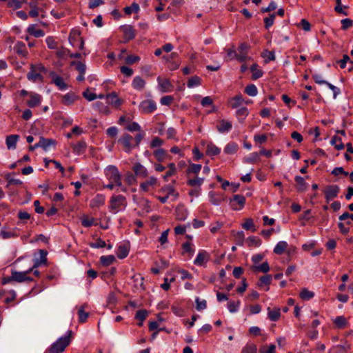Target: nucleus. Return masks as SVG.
<instances>
[{"label": "nucleus", "mask_w": 353, "mask_h": 353, "mask_svg": "<svg viewBox=\"0 0 353 353\" xmlns=\"http://www.w3.org/2000/svg\"><path fill=\"white\" fill-rule=\"evenodd\" d=\"M176 217L179 221H184L188 217V210L183 205H178L175 210Z\"/></svg>", "instance_id": "5701e85b"}, {"label": "nucleus", "mask_w": 353, "mask_h": 353, "mask_svg": "<svg viewBox=\"0 0 353 353\" xmlns=\"http://www.w3.org/2000/svg\"><path fill=\"white\" fill-rule=\"evenodd\" d=\"M85 305H82L78 310L79 321L80 323H84L86 321L89 316V313L85 311Z\"/></svg>", "instance_id": "ea45409f"}, {"label": "nucleus", "mask_w": 353, "mask_h": 353, "mask_svg": "<svg viewBox=\"0 0 353 353\" xmlns=\"http://www.w3.org/2000/svg\"><path fill=\"white\" fill-rule=\"evenodd\" d=\"M288 243L285 241H281L276 243L274 248V252L276 254H282L288 248Z\"/></svg>", "instance_id": "2f4dec72"}, {"label": "nucleus", "mask_w": 353, "mask_h": 353, "mask_svg": "<svg viewBox=\"0 0 353 353\" xmlns=\"http://www.w3.org/2000/svg\"><path fill=\"white\" fill-rule=\"evenodd\" d=\"M46 42L48 47L50 49H56L57 47V43L55 41V40L52 37H48L46 39Z\"/></svg>", "instance_id": "338daca9"}, {"label": "nucleus", "mask_w": 353, "mask_h": 353, "mask_svg": "<svg viewBox=\"0 0 353 353\" xmlns=\"http://www.w3.org/2000/svg\"><path fill=\"white\" fill-rule=\"evenodd\" d=\"M256 346L253 343H248L242 349L241 353H256Z\"/></svg>", "instance_id": "864d4df0"}, {"label": "nucleus", "mask_w": 353, "mask_h": 353, "mask_svg": "<svg viewBox=\"0 0 353 353\" xmlns=\"http://www.w3.org/2000/svg\"><path fill=\"white\" fill-rule=\"evenodd\" d=\"M239 149L238 145L234 142L228 143L224 148V152L227 154H234Z\"/></svg>", "instance_id": "473e14b6"}, {"label": "nucleus", "mask_w": 353, "mask_h": 353, "mask_svg": "<svg viewBox=\"0 0 353 353\" xmlns=\"http://www.w3.org/2000/svg\"><path fill=\"white\" fill-rule=\"evenodd\" d=\"M158 183L157 178L150 176L148 180L140 184V190L143 192H148L151 188H154Z\"/></svg>", "instance_id": "f8f14e48"}, {"label": "nucleus", "mask_w": 353, "mask_h": 353, "mask_svg": "<svg viewBox=\"0 0 353 353\" xmlns=\"http://www.w3.org/2000/svg\"><path fill=\"white\" fill-rule=\"evenodd\" d=\"M276 346L274 344H271L265 349V347H263L259 350L260 353H275Z\"/></svg>", "instance_id": "774afa93"}, {"label": "nucleus", "mask_w": 353, "mask_h": 353, "mask_svg": "<svg viewBox=\"0 0 353 353\" xmlns=\"http://www.w3.org/2000/svg\"><path fill=\"white\" fill-rule=\"evenodd\" d=\"M105 201V196L103 194H98L90 201V207L92 208H99L103 205Z\"/></svg>", "instance_id": "4468645a"}, {"label": "nucleus", "mask_w": 353, "mask_h": 353, "mask_svg": "<svg viewBox=\"0 0 353 353\" xmlns=\"http://www.w3.org/2000/svg\"><path fill=\"white\" fill-rule=\"evenodd\" d=\"M196 308L197 310L201 311L205 310L207 307V302L204 299H200L199 297L196 298Z\"/></svg>", "instance_id": "6e6d98bb"}, {"label": "nucleus", "mask_w": 353, "mask_h": 353, "mask_svg": "<svg viewBox=\"0 0 353 353\" xmlns=\"http://www.w3.org/2000/svg\"><path fill=\"white\" fill-rule=\"evenodd\" d=\"M19 136L17 134L9 135L6 137V143L9 150H14L16 148L17 143L19 141Z\"/></svg>", "instance_id": "4be33fe9"}, {"label": "nucleus", "mask_w": 353, "mask_h": 353, "mask_svg": "<svg viewBox=\"0 0 353 353\" xmlns=\"http://www.w3.org/2000/svg\"><path fill=\"white\" fill-rule=\"evenodd\" d=\"M123 32H124L125 37L128 39H131L134 37V33L133 29L131 26H125L123 28Z\"/></svg>", "instance_id": "0e129e2a"}, {"label": "nucleus", "mask_w": 353, "mask_h": 353, "mask_svg": "<svg viewBox=\"0 0 353 353\" xmlns=\"http://www.w3.org/2000/svg\"><path fill=\"white\" fill-rule=\"evenodd\" d=\"M163 143V141L160 138L156 137H154L150 143V147L151 148H155L161 147Z\"/></svg>", "instance_id": "e2e57ef3"}, {"label": "nucleus", "mask_w": 353, "mask_h": 353, "mask_svg": "<svg viewBox=\"0 0 353 353\" xmlns=\"http://www.w3.org/2000/svg\"><path fill=\"white\" fill-rule=\"evenodd\" d=\"M240 305H241V302L239 301H229L228 303V309L230 312L235 313L239 310Z\"/></svg>", "instance_id": "37998d69"}, {"label": "nucleus", "mask_w": 353, "mask_h": 353, "mask_svg": "<svg viewBox=\"0 0 353 353\" xmlns=\"http://www.w3.org/2000/svg\"><path fill=\"white\" fill-rule=\"evenodd\" d=\"M106 99L108 100L109 103L114 105L116 107H119L121 104V100L117 97L115 92L107 94Z\"/></svg>", "instance_id": "72a5a7b5"}, {"label": "nucleus", "mask_w": 353, "mask_h": 353, "mask_svg": "<svg viewBox=\"0 0 353 353\" xmlns=\"http://www.w3.org/2000/svg\"><path fill=\"white\" fill-rule=\"evenodd\" d=\"M27 31L30 34L35 37H41L44 36L43 31L41 29L37 28L36 25L34 24L30 25L28 27Z\"/></svg>", "instance_id": "c85d7f7f"}, {"label": "nucleus", "mask_w": 353, "mask_h": 353, "mask_svg": "<svg viewBox=\"0 0 353 353\" xmlns=\"http://www.w3.org/2000/svg\"><path fill=\"white\" fill-rule=\"evenodd\" d=\"M105 175L109 181L115 183L118 187L121 188V191L125 192L126 190L122 186L121 176L117 167L109 165L105 169Z\"/></svg>", "instance_id": "f257e3e1"}, {"label": "nucleus", "mask_w": 353, "mask_h": 353, "mask_svg": "<svg viewBox=\"0 0 353 353\" xmlns=\"http://www.w3.org/2000/svg\"><path fill=\"white\" fill-rule=\"evenodd\" d=\"M209 258L210 256L206 251L200 250L194 260V264L198 266H202L208 261Z\"/></svg>", "instance_id": "ddd939ff"}, {"label": "nucleus", "mask_w": 353, "mask_h": 353, "mask_svg": "<svg viewBox=\"0 0 353 353\" xmlns=\"http://www.w3.org/2000/svg\"><path fill=\"white\" fill-rule=\"evenodd\" d=\"M244 102V99L241 94H238L228 101V104L232 108H236Z\"/></svg>", "instance_id": "a878e982"}, {"label": "nucleus", "mask_w": 353, "mask_h": 353, "mask_svg": "<svg viewBox=\"0 0 353 353\" xmlns=\"http://www.w3.org/2000/svg\"><path fill=\"white\" fill-rule=\"evenodd\" d=\"M272 281V276L270 274H266L261 276L259 279V286L261 288L265 287V290H269V285Z\"/></svg>", "instance_id": "7c9ffc66"}, {"label": "nucleus", "mask_w": 353, "mask_h": 353, "mask_svg": "<svg viewBox=\"0 0 353 353\" xmlns=\"http://www.w3.org/2000/svg\"><path fill=\"white\" fill-rule=\"evenodd\" d=\"M294 179L299 185V190L304 191L307 186V183H305L304 178L301 176H296Z\"/></svg>", "instance_id": "3c124183"}, {"label": "nucleus", "mask_w": 353, "mask_h": 353, "mask_svg": "<svg viewBox=\"0 0 353 353\" xmlns=\"http://www.w3.org/2000/svg\"><path fill=\"white\" fill-rule=\"evenodd\" d=\"M139 10V6L138 3L134 2L130 6H127L124 8V12L126 14H131L132 12H138Z\"/></svg>", "instance_id": "49530a36"}, {"label": "nucleus", "mask_w": 353, "mask_h": 353, "mask_svg": "<svg viewBox=\"0 0 353 353\" xmlns=\"http://www.w3.org/2000/svg\"><path fill=\"white\" fill-rule=\"evenodd\" d=\"M245 92L250 97H255L258 94V90L255 85L250 84L245 87Z\"/></svg>", "instance_id": "79ce46f5"}, {"label": "nucleus", "mask_w": 353, "mask_h": 353, "mask_svg": "<svg viewBox=\"0 0 353 353\" xmlns=\"http://www.w3.org/2000/svg\"><path fill=\"white\" fill-rule=\"evenodd\" d=\"M274 19L275 14H270L268 17H265L264 19L265 28L266 29H269V28L273 25L274 22Z\"/></svg>", "instance_id": "052dcab7"}, {"label": "nucleus", "mask_w": 353, "mask_h": 353, "mask_svg": "<svg viewBox=\"0 0 353 353\" xmlns=\"http://www.w3.org/2000/svg\"><path fill=\"white\" fill-rule=\"evenodd\" d=\"M139 109L141 113L150 114L157 110V104L152 99H145L140 103Z\"/></svg>", "instance_id": "423d86ee"}, {"label": "nucleus", "mask_w": 353, "mask_h": 353, "mask_svg": "<svg viewBox=\"0 0 353 353\" xmlns=\"http://www.w3.org/2000/svg\"><path fill=\"white\" fill-rule=\"evenodd\" d=\"M147 316L148 312L145 310H141L137 312L135 318L141 321V323H139V325H142V322L146 319Z\"/></svg>", "instance_id": "09e8293b"}, {"label": "nucleus", "mask_w": 353, "mask_h": 353, "mask_svg": "<svg viewBox=\"0 0 353 353\" xmlns=\"http://www.w3.org/2000/svg\"><path fill=\"white\" fill-rule=\"evenodd\" d=\"M79 99V97L74 92H68L62 96L61 101L65 105H70Z\"/></svg>", "instance_id": "aec40b11"}, {"label": "nucleus", "mask_w": 353, "mask_h": 353, "mask_svg": "<svg viewBox=\"0 0 353 353\" xmlns=\"http://www.w3.org/2000/svg\"><path fill=\"white\" fill-rule=\"evenodd\" d=\"M201 84V79L198 76H194L189 79L187 82V86L189 88L197 87Z\"/></svg>", "instance_id": "58836bf2"}, {"label": "nucleus", "mask_w": 353, "mask_h": 353, "mask_svg": "<svg viewBox=\"0 0 353 353\" xmlns=\"http://www.w3.org/2000/svg\"><path fill=\"white\" fill-rule=\"evenodd\" d=\"M225 51L227 52V56L230 59H237L236 50L234 46L225 49Z\"/></svg>", "instance_id": "680f3d73"}, {"label": "nucleus", "mask_w": 353, "mask_h": 353, "mask_svg": "<svg viewBox=\"0 0 353 353\" xmlns=\"http://www.w3.org/2000/svg\"><path fill=\"white\" fill-rule=\"evenodd\" d=\"M127 201L125 197L122 195H114L110 201V210L114 214H117L125 209Z\"/></svg>", "instance_id": "f03ea898"}, {"label": "nucleus", "mask_w": 353, "mask_h": 353, "mask_svg": "<svg viewBox=\"0 0 353 353\" xmlns=\"http://www.w3.org/2000/svg\"><path fill=\"white\" fill-rule=\"evenodd\" d=\"M221 152V149L214 145L213 143H206V150L205 153L207 155L212 157L219 154Z\"/></svg>", "instance_id": "412c9836"}, {"label": "nucleus", "mask_w": 353, "mask_h": 353, "mask_svg": "<svg viewBox=\"0 0 353 353\" xmlns=\"http://www.w3.org/2000/svg\"><path fill=\"white\" fill-rule=\"evenodd\" d=\"M259 159V154L257 152H252L249 156L245 157L243 160L245 163H254Z\"/></svg>", "instance_id": "de8ad7c7"}, {"label": "nucleus", "mask_w": 353, "mask_h": 353, "mask_svg": "<svg viewBox=\"0 0 353 353\" xmlns=\"http://www.w3.org/2000/svg\"><path fill=\"white\" fill-rule=\"evenodd\" d=\"M90 245L93 248H105L106 246V243L103 240L98 239L95 242L91 243Z\"/></svg>", "instance_id": "69168bd1"}, {"label": "nucleus", "mask_w": 353, "mask_h": 353, "mask_svg": "<svg viewBox=\"0 0 353 353\" xmlns=\"http://www.w3.org/2000/svg\"><path fill=\"white\" fill-rule=\"evenodd\" d=\"M333 322L338 328H344L348 324L347 319L343 316H336Z\"/></svg>", "instance_id": "f704fd0d"}, {"label": "nucleus", "mask_w": 353, "mask_h": 353, "mask_svg": "<svg viewBox=\"0 0 353 353\" xmlns=\"http://www.w3.org/2000/svg\"><path fill=\"white\" fill-rule=\"evenodd\" d=\"M330 144L334 145V148L338 150H341L344 148V144L342 142L341 138L337 136H334L331 139Z\"/></svg>", "instance_id": "c9c22d12"}, {"label": "nucleus", "mask_w": 353, "mask_h": 353, "mask_svg": "<svg viewBox=\"0 0 353 353\" xmlns=\"http://www.w3.org/2000/svg\"><path fill=\"white\" fill-rule=\"evenodd\" d=\"M52 81L59 90H65L67 89L68 86L62 77L59 76H54Z\"/></svg>", "instance_id": "e433bc0d"}, {"label": "nucleus", "mask_w": 353, "mask_h": 353, "mask_svg": "<svg viewBox=\"0 0 353 353\" xmlns=\"http://www.w3.org/2000/svg\"><path fill=\"white\" fill-rule=\"evenodd\" d=\"M245 203V198L243 195L236 194L230 199V205L234 210H241Z\"/></svg>", "instance_id": "6e6552de"}, {"label": "nucleus", "mask_w": 353, "mask_h": 353, "mask_svg": "<svg viewBox=\"0 0 353 353\" xmlns=\"http://www.w3.org/2000/svg\"><path fill=\"white\" fill-rule=\"evenodd\" d=\"M132 170L135 175L139 177L145 178L148 174L147 168L140 163H135L132 167Z\"/></svg>", "instance_id": "2eb2a0df"}, {"label": "nucleus", "mask_w": 353, "mask_h": 353, "mask_svg": "<svg viewBox=\"0 0 353 353\" xmlns=\"http://www.w3.org/2000/svg\"><path fill=\"white\" fill-rule=\"evenodd\" d=\"M134 138L129 134H123L118 140V143L122 145L124 151L127 153H130L134 148Z\"/></svg>", "instance_id": "39448f33"}, {"label": "nucleus", "mask_w": 353, "mask_h": 353, "mask_svg": "<svg viewBox=\"0 0 353 353\" xmlns=\"http://www.w3.org/2000/svg\"><path fill=\"white\" fill-rule=\"evenodd\" d=\"M339 192V187L336 185H328L325 190V195L327 201L336 198Z\"/></svg>", "instance_id": "9b49d317"}, {"label": "nucleus", "mask_w": 353, "mask_h": 353, "mask_svg": "<svg viewBox=\"0 0 353 353\" xmlns=\"http://www.w3.org/2000/svg\"><path fill=\"white\" fill-rule=\"evenodd\" d=\"M83 96L88 101H94V99H97V94L93 92H90L89 89H86L83 92Z\"/></svg>", "instance_id": "bf43d9fd"}, {"label": "nucleus", "mask_w": 353, "mask_h": 353, "mask_svg": "<svg viewBox=\"0 0 353 353\" xmlns=\"http://www.w3.org/2000/svg\"><path fill=\"white\" fill-rule=\"evenodd\" d=\"M248 241L249 246L259 247L261 244V239L257 236H250L248 239Z\"/></svg>", "instance_id": "5fc2aeb1"}, {"label": "nucleus", "mask_w": 353, "mask_h": 353, "mask_svg": "<svg viewBox=\"0 0 353 353\" xmlns=\"http://www.w3.org/2000/svg\"><path fill=\"white\" fill-rule=\"evenodd\" d=\"M145 84V81L140 76H136L132 81V87L138 91L143 90Z\"/></svg>", "instance_id": "6ab92c4d"}, {"label": "nucleus", "mask_w": 353, "mask_h": 353, "mask_svg": "<svg viewBox=\"0 0 353 353\" xmlns=\"http://www.w3.org/2000/svg\"><path fill=\"white\" fill-rule=\"evenodd\" d=\"M45 67L41 64L32 65L28 74V79L33 82H39L42 81V72H45Z\"/></svg>", "instance_id": "20e7f679"}, {"label": "nucleus", "mask_w": 353, "mask_h": 353, "mask_svg": "<svg viewBox=\"0 0 353 353\" xmlns=\"http://www.w3.org/2000/svg\"><path fill=\"white\" fill-rule=\"evenodd\" d=\"M29 269L26 271L17 272L14 271L12 272L11 279L17 282L32 281V279L28 276V274L31 272Z\"/></svg>", "instance_id": "1a4fd4ad"}, {"label": "nucleus", "mask_w": 353, "mask_h": 353, "mask_svg": "<svg viewBox=\"0 0 353 353\" xmlns=\"http://www.w3.org/2000/svg\"><path fill=\"white\" fill-rule=\"evenodd\" d=\"M153 154L158 161L161 162L165 159L166 152L163 148H158L154 151Z\"/></svg>", "instance_id": "a19ab883"}, {"label": "nucleus", "mask_w": 353, "mask_h": 353, "mask_svg": "<svg viewBox=\"0 0 353 353\" xmlns=\"http://www.w3.org/2000/svg\"><path fill=\"white\" fill-rule=\"evenodd\" d=\"M232 125L231 122L226 120H221L217 126V130L221 133L229 132L232 129Z\"/></svg>", "instance_id": "bb28decb"}, {"label": "nucleus", "mask_w": 353, "mask_h": 353, "mask_svg": "<svg viewBox=\"0 0 353 353\" xmlns=\"http://www.w3.org/2000/svg\"><path fill=\"white\" fill-rule=\"evenodd\" d=\"M128 254V250L124 245H120L119 247V252L117 253V257L119 259H124Z\"/></svg>", "instance_id": "13d9d810"}, {"label": "nucleus", "mask_w": 353, "mask_h": 353, "mask_svg": "<svg viewBox=\"0 0 353 353\" xmlns=\"http://www.w3.org/2000/svg\"><path fill=\"white\" fill-rule=\"evenodd\" d=\"M203 182V178L196 177L195 179L188 180V184L192 187H200Z\"/></svg>", "instance_id": "4d7b16f0"}, {"label": "nucleus", "mask_w": 353, "mask_h": 353, "mask_svg": "<svg viewBox=\"0 0 353 353\" xmlns=\"http://www.w3.org/2000/svg\"><path fill=\"white\" fill-rule=\"evenodd\" d=\"M80 220L81 222V225L85 228H89L91 227L92 225H95V219L93 217L89 216L88 215L86 214H83L80 217Z\"/></svg>", "instance_id": "c756f323"}, {"label": "nucleus", "mask_w": 353, "mask_h": 353, "mask_svg": "<svg viewBox=\"0 0 353 353\" xmlns=\"http://www.w3.org/2000/svg\"><path fill=\"white\" fill-rule=\"evenodd\" d=\"M17 228L3 227L0 231V237L3 239H12L18 236Z\"/></svg>", "instance_id": "9d476101"}, {"label": "nucleus", "mask_w": 353, "mask_h": 353, "mask_svg": "<svg viewBox=\"0 0 353 353\" xmlns=\"http://www.w3.org/2000/svg\"><path fill=\"white\" fill-rule=\"evenodd\" d=\"M70 332L68 335L61 336L52 344L49 353H61L70 343Z\"/></svg>", "instance_id": "7ed1b4c3"}, {"label": "nucleus", "mask_w": 353, "mask_h": 353, "mask_svg": "<svg viewBox=\"0 0 353 353\" xmlns=\"http://www.w3.org/2000/svg\"><path fill=\"white\" fill-rule=\"evenodd\" d=\"M314 292L309 291L307 289H303L300 292V297L303 300H310L312 297H314Z\"/></svg>", "instance_id": "8fccbe9b"}, {"label": "nucleus", "mask_w": 353, "mask_h": 353, "mask_svg": "<svg viewBox=\"0 0 353 353\" xmlns=\"http://www.w3.org/2000/svg\"><path fill=\"white\" fill-rule=\"evenodd\" d=\"M42 97L37 93L31 92L30 94V99L27 101V105L30 108L39 106L41 103Z\"/></svg>", "instance_id": "dca6fc26"}, {"label": "nucleus", "mask_w": 353, "mask_h": 353, "mask_svg": "<svg viewBox=\"0 0 353 353\" xmlns=\"http://www.w3.org/2000/svg\"><path fill=\"white\" fill-rule=\"evenodd\" d=\"M268 316L272 321H276L281 316V310L279 307L271 309L268 307Z\"/></svg>", "instance_id": "b1692460"}, {"label": "nucleus", "mask_w": 353, "mask_h": 353, "mask_svg": "<svg viewBox=\"0 0 353 353\" xmlns=\"http://www.w3.org/2000/svg\"><path fill=\"white\" fill-rule=\"evenodd\" d=\"M115 257L113 255L102 256L100 258L101 263L105 266H108L113 263Z\"/></svg>", "instance_id": "c03bdc74"}, {"label": "nucleus", "mask_w": 353, "mask_h": 353, "mask_svg": "<svg viewBox=\"0 0 353 353\" xmlns=\"http://www.w3.org/2000/svg\"><path fill=\"white\" fill-rule=\"evenodd\" d=\"M40 148H42L44 150H48L51 146H54L56 141L51 139H45L41 137L39 140Z\"/></svg>", "instance_id": "cd10ccee"}, {"label": "nucleus", "mask_w": 353, "mask_h": 353, "mask_svg": "<svg viewBox=\"0 0 353 353\" xmlns=\"http://www.w3.org/2000/svg\"><path fill=\"white\" fill-rule=\"evenodd\" d=\"M160 192L165 193L166 195H168L169 196H172L173 201L176 200L179 196L178 193L175 191L174 188L170 185L163 187L161 189Z\"/></svg>", "instance_id": "393cba45"}, {"label": "nucleus", "mask_w": 353, "mask_h": 353, "mask_svg": "<svg viewBox=\"0 0 353 353\" xmlns=\"http://www.w3.org/2000/svg\"><path fill=\"white\" fill-rule=\"evenodd\" d=\"M39 259H36L34 261L33 265L29 268V271H32L34 269H37L39 266H41L42 264H45L46 263L47 259L46 255L47 253L43 250H39Z\"/></svg>", "instance_id": "f3484780"}, {"label": "nucleus", "mask_w": 353, "mask_h": 353, "mask_svg": "<svg viewBox=\"0 0 353 353\" xmlns=\"http://www.w3.org/2000/svg\"><path fill=\"white\" fill-rule=\"evenodd\" d=\"M251 72L252 73V79H258L263 75V72L258 68L256 64H254L251 66Z\"/></svg>", "instance_id": "a18cd8bd"}, {"label": "nucleus", "mask_w": 353, "mask_h": 353, "mask_svg": "<svg viewBox=\"0 0 353 353\" xmlns=\"http://www.w3.org/2000/svg\"><path fill=\"white\" fill-rule=\"evenodd\" d=\"M250 46L245 43H241L236 50L237 60L240 62H245V61L250 59L248 55Z\"/></svg>", "instance_id": "0eeeda50"}, {"label": "nucleus", "mask_w": 353, "mask_h": 353, "mask_svg": "<svg viewBox=\"0 0 353 353\" xmlns=\"http://www.w3.org/2000/svg\"><path fill=\"white\" fill-rule=\"evenodd\" d=\"M157 81L159 83V88L161 92H169L172 91V85L168 79H162L160 77H158Z\"/></svg>", "instance_id": "a211bd4d"}, {"label": "nucleus", "mask_w": 353, "mask_h": 353, "mask_svg": "<svg viewBox=\"0 0 353 353\" xmlns=\"http://www.w3.org/2000/svg\"><path fill=\"white\" fill-rule=\"evenodd\" d=\"M252 270L254 272H261L263 273H267L270 270V266L268 262H263L262 264H258L257 265H254L252 268Z\"/></svg>", "instance_id": "4c0bfd02"}, {"label": "nucleus", "mask_w": 353, "mask_h": 353, "mask_svg": "<svg viewBox=\"0 0 353 353\" xmlns=\"http://www.w3.org/2000/svg\"><path fill=\"white\" fill-rule=\"evenodd\" d=\"M236 116L242 122L243 119L248 115V110L246 108H241L236 112Z\"/></svg>", "instance_id": "603ef678"}]
</instances>
